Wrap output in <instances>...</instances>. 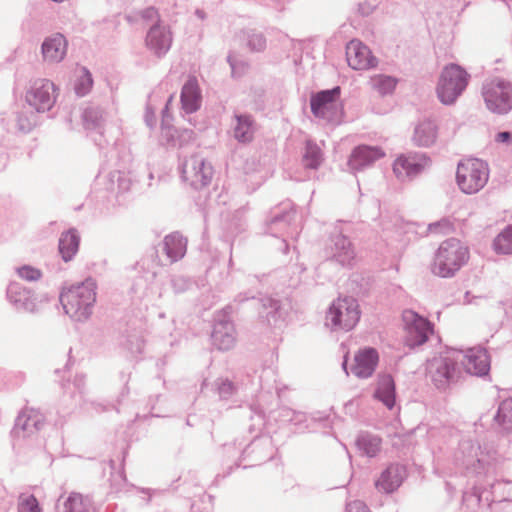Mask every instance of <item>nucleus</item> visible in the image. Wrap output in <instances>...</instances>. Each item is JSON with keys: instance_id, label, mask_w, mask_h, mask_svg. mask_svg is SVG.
Segmentation results:
<instances>
[{"instance_id": "nucleus-40", "label": "nucleus", "mask_w": 512, "mask_h": 512, "mask_svg": "<svg viewBox=\"0 0 512 512\" xmlns=\"http://www.w3.org/2000/svg\"><path fill=\"white\" fill-rule=\"evenodd\" d=\"M347 512H368L366 506L361 502H354L348 505Z\"/></svg>"}, {"instance_id": "nucleus-6", "label": "nucleus", "mask_w": 512, "mask_h": 512, "mask_svg": "<svg viewBox=\"0 0 512 512\" xmlns=\"http://www.w3.org/2000/svg\"><path fill=\"white\" fill-rule=\"evenodd\" d=\"M483 97L489 110L506 113L512 108V85L503 79H492L484 85Z\"/></svg>"}, {"instance_id": "nucleus-31", "label": "nucleus", "mask_w": 512, "mask_h": 512, "mask_svg": "<svg viewBox=\"0 0 512 512\" xmlns=\"http://www.w3.org/2000/svg\"><path fill=\"white\" fill-rule=\"evenodd\" d=\"M18 512H42L37 498L32 494L23 493L18 497Z\"/></svg>"}, {"instance_id": "nucleus-26", "label": "nucleus", "mask_w": 512, "mask_h": 512, "mask_svg": "<svg viewBox=\"0 0 512 512\" xmlns=\"http://www.w3.org/2000/svg\"><path fill=\"white\" fill-rule=\"evenodd\" d=\"M237 125L234 128V136L241 142H249L253 137L252 121L248 116H236Z\"/></svg>"}, {"instance_id": "nucleus-30", "label": "nucleus", "mask_w": 512, "mask_h": 512, "mask_svg": "<svg viewBox=\"0 0 512 512\" xmlns=\"http://www.w3.org/2000/svg\"><path fill=\"white\" fill-rule=\"evenodd\" d=\"M65 512H88L89 503L81 494L73 493L65 501Z\"/></svg>"}, {"instance_id": "nucleus-38", "label": "nucleus", "mask_w": 512, "mask_h": 512, "mask_svg": "<svg viewBox=\"0 0 512 512\" xmlns=\"http://www.w3.org/2000/svg\"><path fill=\"white\" fill-rule=\"evenodd\" d=\"M359 444L362 447V449L365 451V453L370 457L375 456L377 454V452L380 450V440L377 438H373V439H369V440L362 439L359 442Z\"/></svg>"}, {"instance_id": "nucleus-19", "label": "nucleus", "mask_w": 512, "mask_h": 512, "mask_svg": "<svg viewBox=\"0 0 512 512\" xmlns=\"http://www.w3.org/2000/svg\"><path fill=\"white\" fill-rule=\"evenodd\" d=\"M44 416L35 409H25L18 416L16 427L21 429L25 434L32 435L37 432L43 425Z\"/></svg>"}, {"instance_id": "nucleus-33", "label": "nucleus", "mask_w": 512, "mask_h": 512, "mask_svg": "<svg viewBox=\"0 0 512 512\" xmlns=\"http://www.w3.org/2000/svg\"><path fill=\"white\" fill-rule=\"evenodd\" d=\"M248 45L253 51H262L266 46V39L262 33L251 31L248 33Z\"/></svg>"}, {"instance_id": "nucleus-14", "label": "nucleus", "mask_w": 512, "mask_h": 512, "mask_svg": "<svg viewBox=\"0 0 512 512\" xmlns=\"http://www.w3.org/2000/svg\"><path fill=\"white\" fill-rule=\"evenodd\" d=\"M406 476V469L402 465H390L384 470L375 482V487L379 492L392 493L397 490Z\"/></svg>"}, {"instance_id": "nucleus-20", "label": "nucleus", "mask_w": 512, "mask_h": 512, "mask_svg": "<svg viewBox=\"0 0 512 512\" xmlns=\"http://www.w3.org/2000/svg\"><path fill=\"white\" fill-rule=\"evenodd\" d=\"M80 237L76 230L70 229L62 233L59 239V252L64 261H69L77 253Z\"/></svg>"}, {"instance_id": "nucleus-32", "label": "nucleus", "mask_w": 512, "mask_h": 512, "mask_svg": "<svg viewBox=\"0 0 512 512\" xmlns=\"http://www.w3.org/2000/svg\"><path fill=\"white\" fill-rule=\"evenodd\" d=\"M496 420L506 429H512V399L504 400L500 404Z\"/></svg>"}, {"instance_id": "nucleus-37", "label": "nucleus", "mask_w": 512, "mask_h": 512, "mask_svg": "<svg viewBox=\"0 0 512 512\" xmlns=\"http://www.w3.org/2000/svg\"><path fill=\"white\" fill-rule=\"evenodd\" d=\"M80 83L76 86L77 94L85 95L92 87L93 80L91 74L83 68Z\"/></svg>"}, {"instance_id": "nucleus-2", "label": "nucleus", "mask_w": 512, "mask_h": 512, "mask_svg": "<svg viewBox=\"0 0 512 512\" xmlns=\"http://www.w3.org/2000/svg\"><path fill=\"white\" fill-rule=\"evenodd\" d=\"M468 246L457 238L440 243L430 263L431 273L440 278L454 277L469 261Z\"/></svg>"}, {"instance_id": "nucleus-18", "label": "nucleus", "mask_w": 512, "mask_h": 512, "mask_svg": "<svg viewBox=\"0 0 512 512\" xmlns=\"http://www.w3.org/2000/svg\"><path fill=\"white\" fill-rule=\"evenodd\" d=\"M181 104L185 112L197 111L201 104V94L198 82L195 78L189 79L181 92Z\"/></svg>"}, {"instance_id": "nucleus-8", "label": "nucleus", "mask_w": 512, "mask_h": 512, "mask_svg": "<svg viewBox=\"0 0 512 512\" xmlns=\"http://www.w3.org/2000/svg\"><path fill=\"white\" fill-rule=\"evenodd\" d=\"M340 88L320 91L311 96L312 113L319 118L333 120L339 113Z\"/></svg>"}, {"instance_id": "nucleus-27", "label": "nucleus", "mask_w": 512, "mask_h": 512, "mask_svg": "<svg viewBox=\"0 0 512 512\" xmlns=\"http://www.w3.org/2000/svg\"><path fill=\"white\" fill-rule=\"evenodd\" d=\"M372 87L380 94L393 93L397 85V79L387 75H375L371 77Z\"/></svg>"}, {"instance_id": "nucleus-17", "label": "nucleus", "mask_w": 512, "mask_h": 512, "mask_svg": "<svg viewBox=\"0 0 512 512\" xmlns=\"http://www.w3.org/2000/svg\"><path fill=\"white\" fill-rule=\"evenodd\" d=\"M384 155V151L379 147L359 146L353 151L349 164L353 169H360L384 157Z\"/></svg>"}, {"instance_id": "nucleus-12", "label": "nucleus", "mask_w": 512, "mask_h": 512, "mask_svg": "<svg viewBox=\"0 0 512 512\" xmlns=\"http://www.w3.org/2000/svg\"><path fill=\"white\" fill-rule=\"evenodd\" d=\"M55 86L46 79L34 82L26 94V100L38 112L49 110L55 102Z\"/></svg>"}, {"instance_id": "nucleus-15", "label": "nucleus", "mask_w": 512, "mask_h": 512, "mask_svg": "<svg viewBox=\"0 0 512 512\" xmlns=\"http://www.w3.org/2000/svg\"><path fill=\"white\" fill-rule=\"evenodd\" d=\"M67 45V40L60 33L46 38L41 48L44 60L51 63L62 61L67 52Z\"/></svg>"}, {"instance_id": "nucleus-29", "label": "nucleus", "mask_w": 512, "mask_h": 512, "mask_svg": "<svg viewBox=\"0 0 512 512\" xmlns=\"http://www.w3.org/2000/svg\"><path fill=\"white\" fill-rule=\"evenodd\" d=\"M322 160L320 148L311 142L306 143L305 153L303 155V163L305 167L315 169Z\"/></svg>"}, {"instance_id": "nucleus-1", "label": "nucleus", "mask_w": 512, "mask_h": 512, "mask_svg": "<svg viewBox=\"0 0 512 512\" xmlns=\"http://www.w3.org/2000/svg\"><path fill=\"white\" fill-rule=\"evenodd\" d=\"M458 362H461L466 372L473 375H485L490 369V358L484 348L454 351L444 358L432 360L429 364V373L438 387H444L460 377Z\"/></svg>"}, {"instance_id": "nucleus-7", "label": "nucleus", "mask_w": 512, "mask_h": 512, "mask_svg": "<svg viewBox=\"0 0 512 512\" xmlns=\"http://www.w3.org/2000/svg\"><path fill=\"white\" fill-rule=\"evenodd\" d=\"M360 310L357 301L351 297L338 298L331 305L327 319L337 329L350 330L358 323Z\"/></svg>"}, {"instance_id": "nucleus-3", "label": "nucleus", "mask_w": 512, "mask_h": 512, "mask_svg": "<svg viewBox=\"0 0 512 512\" xmlns=\"http://www.w3.org/2000/svg\"><path fill=\"white\" fill-rule=\"evenodd\" d=\"M96 300L95 285L84 282L72 285L60 295L61 304L70 317L82 320L89 316L90 308Z\"/></svg>"}, {"instance_id": "nucleus-41", "label": "nucleus", "mask_w": 512, "mask_h": 512, "mask_svg": "<svg viewBox=\"0 0 512 512\" xmlns=\"http://www.w3.org/2000/svg\"><path fill=\"white\" fill-rule=\"evenodd\" d=\"M511 138V134L509 132H500L496 135L495 140L497 142H508Z\"/></svg>"}, {"instance_id": "nucleus-22", "label": "nucleus", "mask_w": 512, "mask_h": 512, "mask_svg": "<svg viewBox=\"0 0 512 512\" xmlns=\"http://www.w3.org/2000/svg\"><path fill=\"white\" fill-rule=\"evenodd\" d=\"M234 329L228 322L218 323L212 333L214 344L220 350H228L234 345Z\"/></svg>"}, {"instance_id": "nucleus-23", "label": "nucleus", "mask_w": 512, "mask_h": 512, "mask_svg": "<svg viewBox=\"0 0 512 512\" xmlns=\"http://www.w3.org/2000/svg\"><path fill=\"white\" fill-rule=\"evenodd\" d=\"M438 136V127L431 120L420 122L415 128V141L422 146H429L435 143Z\"/></svg>"}, {"instance_id": "nucleus-24", "label": "nucleus", "mask_w": 512, "mask_h": 512, "mask_svg": "<svg viewBox=\"0 0 512 512\" xmlns=\"http://www.w3.org/2000/svg\"><path fill=\"white\" fill-rule=\"evenodd\" d=\"M164 250L172 263L184 256L186 241L179 234H170L164 239Z\"/></svg>"}, {"instance_id": "nucleus-28", "label": "nucleus", "mask_w": 512, "mask_h": 512, "mask_svg": "<svg viewBox=\"0 0 512 512\" xmlns=\"http://www.w3.org/2000/svg\"><path fill=\"white\" fill-rule=\"evenodd\" d=\"M494 249L500 254L512 253V226L507 227L495 238Z\"/></svg>"}, {"instance_id": "nucleus-9", "label": "nucleus", "mask_w": 512, "mask_h": 512, "mask_svg": "<svg viewBox=\"0 0 512 512\" xmlns=\"http://www.w3.org/2000/svg\"><path fill=\"white\" fill-rule=\"evenodd\" d=\"M183 177L192 187L201 189L211 182L213 168L203 158L192 156L184 164Z\"/></svg>"}, {"instance_id": "nucleus-11", "label": "nucleus", "mask_w": 512, "mask_h": 512, "mask_svg": "<svg viewBox=\"0 0 512 512\" xmlns=\"http://www.w3.org/2000/svg\"><path fill=\"white\" fill-rule=\"evenodd\" d=\"M346 60L350 68L358 71L375 68L378 64L370 48L357 39L346 45Z\"/></svg>"}, {"instance_id": "nucleus-25", "label": "nucleus", "mask_w": 512, "mask_h": 512, "mask_svg": "<svg viewBox=\"0 0 512 512\" xmlns=\"http://www.w3.org/2000/svg\"><path fill=\"white\" fill-rule=\"evenodd\" d=\"M420 169L421 165L414 156H400L393 165V171L398 178L417 174Z\"/></svg>"}, {"instance_id": "nucleus-5", "label": "nucleus", "mask_w": 512, "mask_h": 512, "mask_svg": "<svg viewBox=\"0 0 512 512\" xmlns=\"http://www.w3.org/2000/svg\"><path fill=\"white\" fill-rule=\"evenodd\" d=\"M489 171L485 162L475 158L465 159L457 168V183L466 194L481 190L488 181Z\"/></svg>"}, {"instance_id": "nucleus-13", "label": "nucleus", "mask_w": 512, "mask_h": 512, "mask_svg": "<svg viewBox=\"0 0 512 512\" xmlns=\"http://www.w3.org/2000/svg\"><path fill=\"white\" fill-rule=\"evenodd\" d=\"M378 361L379 355L376 349L371 347L359 349L351 364V372L357 377H370L375 371Z\"/></svg>"}, {"instance_id": "nucleus-36", "label": "nucleus", "mask_w": 512, "mask_h": 512, "mask_svg": "<svg viewBox=\"0 0 512 512\" xmlns=\"http://www.w3.org/2000/svg\"><path fill=\"white\" fill-rule=\"evenodd\" d=\"M428 231L431 234H448L453 231V225L448 220H441L430 224Z\"/></svg>"}, {"instance_id": "nucleus-34", "label": "nucleus", "mask_w": 512, "mask_h": 512, "mask_svg": "<svg viewBox=\"0 0 512 512\" xmlns=\"http://www.w3.org/2000/svg\"><path fill=\"white\" fill-rule=\"evenodd\" d=\"M337 245H341L344 250V252L337 255L339 261L342 263L349 262L354 257V251L351 248V243L345 237H340L337 241Z\"/></svg>"}, {"instance_id": "nucleus-39", "label": "nucleus", "mask_w": 512, "mask_h": 512, "mask_svg": "<svg viewBox=\"0 0 512 512\" xmlns=\"http://www.w3.org/2000/svg\"><path fill=\"white\" fill-rule=\"evenodd\" d=\"M142 18L148 21H156L159 18L158 11L154 7H148L142 11Z\"/></svg>"}, {"instance_id": "nucleus-16", "label": "nucleus", "mask_w": 512, "mask_h": 512, "mask_svg": "<svg viewBox=\"0 0 512 512\" xmlns=\"http://www.w3.org/2000/svg\"><path fill=\"white\" fill-rule=\"evenodd\" d=\"M146 42L157 54L165 53L172 43L171 32L164 26L155 25L148 32Z\"/></svg>"}, {"instance_id": "nucleus-35", "label": "nucleus", "mask_w": 512, "mask_h": 512, "mask_svg": "<svg viewBox=\"0 0 512 512\" xmlns=\"http://www.w3.org/2000/svg\"><path fill=\"white\" fill-rule=\"evenodd\" d=\"M17 273L20 278L27 281H36L41 278L42 273L39 269L32 266H23L18 268Z\"/></svg>"}, {"instance_id": "nucleus-4", "label": "nucleus", "mask_w": 512, "mask_h": 512, "mask_svg": "<svg viewBox=\"0 0 512 512\" xmlns=\"http://www.w3.org/2000/svg\"><path fill=\"white\" fill-rule=\"evenodd\" d=\"M470 75L457 64L446 65L440 73L436 95L444 105L455 103L468 86Z\"/></svg>"}, {"instance_id": "nucleus-10", "label": "nucleus", "mask_w": 512, "mask_h": 512, "mask_svg": "<svg viewBox=\"0 0 512 512\" xmlns=\"http://www.w3.org/2000/svg\"><path fill=\"white\" fill-rule=\"evenodd\" d=\"M403 319L406 324V344L409 347H415L425 343L429 334L432 333L430 322L412 311H405Z\"/></svg>"}, {"instance_id": "nucleus-21", "label": "nucleus", "mask_w": 512, "mask_h": 512, "mask_svg": "<svg viewBox=\"0 0 512 512\" xmlns=\"http://www.w3.org/2000/svg\"><path fill=\"white\" fill-rule=\"evenodd\" d=\"M375 397L379 399L388 409L395 405V383L390 375L381 376Z\"/></svg>"}]
</instances>
